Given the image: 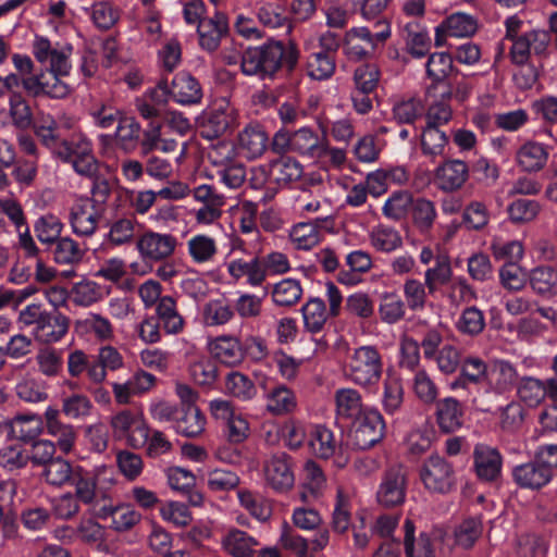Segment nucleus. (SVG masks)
Masks as SVG:
<instances>
[{"mask_svg": "<svg viewBox=\"0 0 557 557\" xmlns=\"http://www.w3.org/2000/svg\"><path fill=\"white\" fill-rule=\"evenodd\" d=\"M405 537L404 546L406 557H435L434 543L430 534L420 533L417 543L414 541V524L411 520L407 519L404 523Z\"/></svg>", "mask_w": 557, "mask_h": 557, "instance_id": "nucleus-37", "label": "nucleus"}, {"mask_svg": "<svg viewBox=\"0 0 557 557\" xmlns=\"http://www.w3.org/2000/svg\"><path fill=\"white\" fill-rule=\"evenodd\" d=\"M350 424V440L358 449H369L383 438L385 423L376 409L367 410Z\"/></svg>", "mask_w": 557, "mask_h": 557, "instance_id": "nucleus-7", "label": "nucleus"}, {"mask_svg": "<svg viewBox=\"0 0 557 557\" xmlns=\"http://www.w3.org/2000/svg\"><path fill=\"white\" fill-rule=\"evenodd\" d=\"M224 392L240 401H249L257 396V387L252 380L238 371H231L225 376Z\"/></svg>", "mask_w": 557, "mask_h": 557, "instance_id": "nucleus-45", "label": "nucleus"}, {"mask_svg": "<svg viewBox=\"0 0 557 557\" xmlns=\"http://www.w3.org/2000/svg\"><path fill=\"white\" fill-rule=\"evenodd\" d=\"M86 11L92 24L100 30L111 29L120 20V10L110 1H97Z\"/></svg>", "mask_w": 557, "mask_h": 557, "instance_id": "nucleus-49", "label": "nucleus"}, {"mask_svg": "<svg viewBox=\"0 0 557 557\" xmlns=\"http://www.w3.org/2000/svg\"><path fill=\"white\" fill-rule=\"evenodd\" d=\"M382 29L372 33L368 27L351 28L345 37L344 53L348 59L361 61L373 57L375 51L383 47L391 37V26L386 22H379Z\"/></svg>", "mask_w": 557, "mask_h": 557, "instance_id": "nucleus-3", "label": "nucleus"}, {"mask_svg": "<svg viewBox=\"0 0 557 557\" xmlns=\"http://www.w3.org/2000/svg\"><path fill=\"white\" fill-rule=\"evenodd\" d=\"M336 414L341 420L351 423L366 413L360 393L350 387L339 388L335 392Z\"/></svg>", "mask_w": 557, "mask_h": 557, "instance_id": "nucleus-25", "label": "nucleus"}, {"mask_svg": "<svg viewBox=\"0 0 557 557\" xmlns=\"http://www.w3.org/2000/svg\"><path fill=\"white\" fill-rule=\"evenodd\" d=\"M369 237L371 245L382 252H392L403 245L399 232L388 225L380 224L375 226Z\"/></svg>", "mask_w": 557, "mask_h": 557, "instance_id": "nucleus-51", "label": "nucleus"}, {"mask_svg": "<svg viewBox=\"0 0 557 557\" xmlns=\"http://www.w3.org/2000/svg\"><path fill=\"white\" fill-rule=\"evenodd\" d=\"M66 76L41 71L33 76L24 77L22 86L34 97L47 96L53 99H62L71 92L70 86L62 81Z\"/></svg>", "mask_w": 557, "mask_h": 557, "instance_id": "nucleus-11", "label": "nucleus"}, {"mask_svg": "<svg viewBox=\"0 0 557 557\" xmlns=\"http://www.w3.org/2000/svg\"><path fill=\"white\" fill-rule=\"evenodd\" d=\"M520 380L516 367L506 359L495 358L488 363L485 383L487 388L498 395L509 393Z\"/></svg>", "mask_w": 557, "mask_h": 557, "instance_id": "nucleus-16", "label": "nucleus"}, {"mask_svg": "<svg viewBox=\"0 0 557 557\" xmlns=\"http://www.w3.org/2000/svg\"><path fill=\"white\" fill-rule=\"evenodd\" d=\"M35 362L40 374L46 377H57L63 371V350L45 345L37 350Z\"/></svg>", "mask_w": 557, "mask_h": 557, "instance_id": "nucleus-43", "label": "nucleus"}, {"mask_svg": "<svg viewBox=\"0 0 557 557\" xmlns=\"http://www.w3.org/2000/svg\"><path fill=\"white\" fill-rule=\"evenodd\" d=\"M335 59L325 52L311 53L307 60V71L313 79L322 81L331 77L335 71Z\"/></svg>", "mask_w": 557, "mask_h": 557, "instance_id": "nucleus-64", "label": "nucleus"}, {"mask_svg": "<svg viewBox=\"0 0 557 557\" xmlns=\"http://www.w3.org/2000/svg\"><path fill=\"white\" fill-rule=\"evenodd\" d=\"M304 324L311 333L320 332L327 319L325 304L320 298L310 299L302 308Z\"/></svg>", "mask_w": 557, "mask_h": 557, "instance_id": "nucleus-54", "label": "nucleus"}, {"mask_svg": "<svg viewBox=\"0 0 557 557\" xmlns=\"http://www.w3.org/2000/svg\"><path fill=\"white\" fill-rule=\"evenodd\" d=\"M227 272L232 278L239 281L246 277L250 286H260L264 280V267L259 257L249 260L234 259L227 263Z\"/></svg>", "mask_w": 557, "mask_h": 557, "instance_id": "nucleus-31", "label": "nucleus"}, {"mask_svg": "<svg viewBox=\"0 0 557 557\" xmlns=\"http://www.w3.org/2000/svg\"><path fill=\"white\" fill-rule=\"evenodd\" d=\"M512 479L521 488L537 491L552 481L553 473L533 458L528 462L516 466L512 469Z\"/></svg>", "mask_w": 557, "mask_h": 557, "instance_id": "nucleus-18", "label": "nucleus"}, {"mask_svg": "<svg viewBox=\"0 0 557 557\" xmlns=\"http://www.w3.org/2000/svg\"><path fill=\"white\" fill-rule=\"evenodd\" d=\"M76 468L62 457H55L42 467L41 479L53 487H62L69 484L74 476Z\"/></svg>", "mask_w": 557, "mask_h": 557, "instance_id": "nucleus-41", "label": "nucleus"}, {"mask_svg": "<svg viewBox=\"0 0 557 557\" xmlns=\"http://www.w3.org/2000/svg\"><path fill=\"white\" fill-rule=\"evenodd\" d=\"M453 271L449 260L444 256H437L435 263L424 272V282L429 287V294H435L441 286L447 285L451 280Z\"/></svg>", "mask_w": 557, "mask_h": 557, "instance_id": "nucleus-50", "label": "nucleus"}, {"mask_svg": "<svg viewBox=\"0 0 557 557\" xmlns=\"http://www.w3.org/2000/svg\"><path fill=\"white\" fill-rule=\"evenodd\" d=\"M269 147V136L260 124H248L238 133V150L249 160L260 158Z\"/></svg>", "mask_w": 557, "mask_h": 557, "instance_id": "nucleus-20", "label": "nucleus"}, {"mask_svg": "<svg viewBox=\"0 0 557 557\" xmlns=\"http://www.w3.org/2000/svg\"><path fill=\"white\" fill-rule=\"evenodd\" d=\"M548 157V147L534 140H527L516 152L517 164L525 172L541 171L546 165Z\"/></svg>", "mask_w": 557, "mask_h": 557, "instance_id": "nucleus-28", "label": "nucleus"}, {"mask_svg": "<svg viewBox=\"0 0 557 557\" xmlns=\"http://www.w3.org/2000/svg\"><path fill=\"white\" fill-rule=\"evenodd\" d=\"M405 300L412 311L422 310L425 307L429 287L425 282H421L418 278H407L403 286Z\"/></svg>", "mask_w": 557, "mask_h": 557, "instance_id": "nucleus-63", "label": "nucleus"}, {"mask_svg": "<svg viewBox=\"0 0 557 557\" xmlns=\"http://www.w3.org/2000/svg\"><path fill=\"white\" fill-rule=\"evenodd\" d=\"M69 327L70 319L60 311L52 310L40 330L36 332L34 339L42 345L59 343L69 332Z\"/></svg>", "mask_w": 557, "mask_h": 557, "instance_id": "nucleus-34", "label": "nucleus"}, {"mask_svg": "<svg viewBox=\"0 0 557 557\" xmlns=\"http://www.w3.org/2000/svg\"><path fill=\"white\" fill-rule=\"evenodd\" d=\"M510 40L512 41L509 52L511 61L517 65H525L531 53L539 57L546 55L552 38L546 30L533 29Z\"/></svg>", "mask_w": 557, "mask_h": 557, "instance_id": "nucleus-8", "label": "nucleus"}, {"mask_svg": "<svg viewBox=\"0 0 557 557\" xmlns=\"http://www.w3.org/2000/svg\"><path fill=\"white\" fill-rule=\"evenodd\" d=\"M60 416L58 408L49 406L45 411V428L55 438V448L69 454L75 446L77 434L73 425L61 421Z\"/></svg>", "mask_w": 557, "mask_h": 557, "instance_id": "nucleus-17", "label": "nucleus"}, {"mask_svg": "<svg viewBox=\"0 0 557 557\" xmlns=\"http://www.w3.org/2000/svg\"><path fill=\"white\" fill-rule=\"evenodd\" d=\"M32 52L39 63H49L46 70L48 73L70 75L72 70L70 58L73 52L71 45L52 47L48 38L37 35L32 45Z\"/></svg>", "mask_w": 557, "mask_h": 557, "instance_id": "nucleus-6", "label": "nucleus"}, {"mask_svg": "<svg viewBox=\"0 0 557 557\" xmlns=\"http://www.w3.org/2000/svg\"><path fill=\"white\" fill-rule=\"evenodd\" d=\"M156 318L162 330L169 335H177L184 331L185 320L178 312L176 300L171 296H163L156 307Z\"/></svg>", "mask_w": 557, "mask_h": 557, "instance_id": "nucleus-30", "label": "nucleus"}, {"mask_svg": "<svg viewBox=\"0 0 557 557\" xmlns=\"http://www.w3.org/2000/svg\"><path fill=\"white\" fill-rule=\"evenodd\" d=\"M187 250L196 264L212 262L218 253L216 242L206 234H197L187 240Z\"/></svg>", "mask_w": 557, "mask_h": 557, "instance_id": "nucleus-44", "label": "nucleus"}, {"mask_svg": "<svg viewBox=\"0 0 557 557\" xmlns=\"http://www.w3.org/2000/svg\"><path fill=\"white\" fill-rule=\"evenodd\" d=\"M170 86L171 98L182 106L197 104L202 99L201 86L189 73L181 72L176 74Z\"/></svg>", "mask_w": 557, "mask_h": 557, "instance_id": "nucleus-24", "label": "nucleus"}, {"mask_svg": "<svg viewBox=\"0 0 557 557\" xmlns=\"http://www.w3.org/2000/svg\"><path fill=\"white\" fill-rule=\"evenodd\" d=\"M302 288L299 281L294 278H284L276 283L272 290V298L275 305L289 307L298 302L301 298Z\"/></svg>", "mask_w": 557, "mask_h": 557, "instance_id": "nucleus-58", "label": "nucleus"}, {"mask_svg": "<svg viewBox=\"0 0 557 557\" xmlns=\"http://www.w3.org/2000/svg\"><path fill=\"white\" fill-rule=\"evenodd\" d=\"M411 214L413 224L422 233L431 230L437 216L434 202L425 198H417L413 200Z\"/></svg>", "mask_w": 557, "mask_h": 557, "instance_id": "nucleus-57", "label": "nucleus"}, {"mask_svg": "<svg viewBox=\"0 0 557 557\" xmlns=\"http://www.w3.org/2000/svg\"><path fill=\"white\" fill-rule=\"evenodd\" d=\"M177 239L171 234L145 232L137 240V249L145 260L162 261L173 255Z\"/></svg>", "mask_w": 557, "mask_h": 557, "instance_id": "nucleus-13", "label": "nucleus"}, {"mask_svg": "<svg viewBox=\"0 0 557 557\" xmlns=\"http://www.w3.org/2000/svg\"><path fill=\"white\" fill-rule=\"evenodd\" d=\"M483 533V523L480 517L463 519L454 529L455 544L465 549L473 547Z\"/></svg>", "mask_w": 557, "mask_h": 557, "instance_id": "nucleus-48", "label": "nucleus"}, {"mask_svg": "<svg viewBox=\"0 0 557 557\" xmlns=\"http://www.w3.org/2000/svg\"><path fill=\"white\" fill-rule=\"evenodd\" d=\"M9 115L14 127L25 131L33 123V113L28 102L20 94H12L9 99Z\"/></svg>", "mask_w": 557, "mask_h": 557, "instance_id": "nucleus-59", "label": "nucleus"}, {"mask_svg": "<svg viewBox=\"0 0 557 557\" xmlns=\"http://www.w3.org/2000/svg\"><path fill=\"white\" fill-rule=\"evenodd\" d=\"M299 60V50L293 42L271 40L260 47L246 49L240 57V69L247 76L272 78L284 67L294 71Z\"/></svg>", "mask_w": 557, "mask_h": 557, "instance_id": "nucleus-1", "label": "nucleus"}, {"mask_svg": "<svg viewBox=\"0 0 557 557\" xmlns=\"http://www.w3.org/2000/svg\"><path fill=\"white\" fill-rule=\"evenodd\" d=\"M111 470L107 467L97 468L95 470H85L76 467V471L71 482L75 487V496L84 504H94L97 497V482L100 476L107 475Z\"/></svg>", "mask_w": 557, "mask_h": 557, "instance_id": "nucleus-21", "label": "nucleus"}, {"mask_svg": "<svg viewBox=\"0 0 557 557\" xmlns=\"http://www.w3.org/2000/svg\"><path fill=\"white\" fill-rule=\"evenodd\" d=\"M263 475L269 487L277 493L287 492L295 483L292 458L285 453L270 456L263 462Z\"/></svg>", "mask_w": 557, "mask_h": 557, "instance_id": "nucleus-9", "label": "nucleus"}, {"mask_svg": "<svg viewBox=\"0 0 557 557\" xmlns=\"http://www.w3.org/2000/svg\"><path fill=\"white\" fill-rule=\"evenodd\" d=\"M334 224L332 216L317 218L310 222H300L293 226L290 239L296 248L308 250L317 246L321 240V230H331Z\"/></svg>", "mask_w": 557, "mask_h": 557, "instance_id": "nucleus-19", "label": "nucleus"}, {"mask_svg": "<svg viewBox=\"0 0 557 557\" xmlns=\"http://www.w3.org/2000/svg\"><path fill=\"white\" fill-rule=\"evenodd\" d=\"M532 289L542 296L557 294V270L550 267H537L530 273Z\"/></svg>", "mask_w": 557, "mask_h": 557, "instance_id": "nucleus-52", "label": "nucleus"}, {"mask_svg": "<svg viewBox=\"0 0 557 557\" xmlns=\"http://www.w3.org/2000/svg\"><path fill=\"white\" fill-rule=\"evenodd\" d=\"M50 312L41 304H29L18 312L17 322L22 327L29 329L34 338Z\"/></svg>", "mask_w": 557, "mask_h": 557, "instance_id": "nucleus-62", "label": "nucleus"}, {"mask_svg": "<svg viewBox=\"0 0 557 557\" xmlns=\"http://www.w3.org/2000/svg\"><path fill=\"white\" fill-rule=\"evenodd\" d=\"M62 230L63 224L61 220L53 214L40 216L34 225L36 236L42 244L53 245L61 238Z\"/></svg>", "mask_w": 557, "mask_h": 557, "instance_id": "nucleus-61", "label": "nucleus"}, {"mask_svg": "<svg viewBox=\"0 0 557 557\" xmlns=\"http://www.w3.org/2000/svg\"><path fill=\"white\" fill-rule=\"evenodd\" d=\"M472 458L474 472L481 481L493 482L499 478L503 456L496 447L478 443L473 447Z\"/></svg>", "mask_w": 557, "mask_h": 557, "instance_id": "nucleus-14", "label": "nucleus"}, {"mask_svg": "<svg viewBox=\"0 0 557 557\" xmlns=\"http://www.w3.org/2000/svg\"><path fill=\"white\" fill-rule=\"evenodd\" d=\"M92 151L91 141L84 137H73L70 140L63 139L60 147L55 150V157L61 161L70 163L73 160L84 157L86 153Z\"/></svg>", "mask_w": 557, "mask_h": 557, "instance_id": "nucleus-60", "label": "nucleus"}, {"mask_svg": "<svg viewBox=\"0 0 557 557\" xmlns=\"http://www.w3.org/2000/svg\"><path fill=\"white\" fill-rule=\"evenodd\" d=\"M101 214L90 198H79L70 210V224L77 236L89 237L97 231Z\"/></svg>", "mask_w": 557, "mask_h": 557, "instance_id": "nucleus-12", "label": "nucleus"}, {"mask_svg": "<svg viewBox=\"0 0 557 557\" xmlns=\"http://www.w3.org/2000/svg\"><path fill=\"white\" fill-rule=\"evenodd\" d=\"M413 198L408 190L394 191L382 207L383 214L394 221H399L407 214L411 208Z\"/></svg>", "mask_w": 557, "mask_h": 557, "instance_id": "nucleus-55", "label": "nucleus"}, {"mask_svg": "<svg viewBox=\"0 0 557 557\" xmlns=\"http://www.w3.org/2000/svg\"><path fill=\"white\" fill-rule=\"evenodd\" d=\"M308 444L311 453L322 459L334 456L337 448L333 432L323 425L311 426Z\"/></svg>", "mask_w": 557, "mask_h": 557, "instance_id": "nucleus-42", "label": "nucleus"}, {"mask_svg": "<svg viewBox=\"0 0 557 557\" xmlns=\"http://www.w3.org/2000/svg\"><path fill=\"white\" fill-rule=\"evenodd\" d=\"M139 445L146 444V453L151 458H158L169 454L173 449L172 443L165 434L159 430H151L146 424L137 425Z\"/></svg>", "mask_w": 557, "mask_h": 557, "instance_id": "nucleus-40", "label": "nucleus"}, {"mask_svg": "<svg viewBox=\"0 0 557 557\" xmlns=\"http://www.w3.org/2000/svg\"><path fill=\"white\" fill-rule=\"evenodd\" d=\"M67 373L71 377H81L86 373L89 382L100 384L103 382L102 369L95 366L94 356L87 355L82 349L70 351L66 360Z\"/></svg>", "mask_w": 557, "mask_h": 557, "instance_id": "nucleus-27", "label": "nucleus"}, {"mask_svg": "<svg viewBox=\"0 0 557 557\" xmlns=\"http://www.w3.org/2000/svg\"><path fill=\"white\" fill-rule=\"evenodd\" d=\"M419 475L425 490L432 494L447 495L457 487L454 465L440 455L429 456L421 465Z\"/></svg>", "mask_w": 557, "mask_h": 557, "instance_id": "nucleus-4", "label": "nucleus"}, {"mask_svg": "<svg viewBox=\"0 0 557 557\" xmlns=\"http://www.w3.org/2000/svg\"><path fill=\"white\" fill-rule=\"evenodd\" d=\"M212 355L226 366H237L244 360V348L237 337L219 336L210 345Z\"/></svg>", "mask_w": 557, "mask_h": 557, "instance_id": "nucleus-36", "label": "nucleus"}, {"mask_svg": "<svg viewBox=\"0 0 557 557\" xmlns=\"http://www.w3.org/2000/svg\"><path fill=\"white\" fill-rule=\"evenodd\" d=\"M404 403V387L400 379L387 377L383 383L382 406L387 414L398 412Z\"/></svg>", "mask_w": 557, "mask_h": 557, "instance_id": "nucleus-56", "label": "nucleus"}, {"mask_svg": "<svg viewBox=\"0 0 557 557\" xmlns=\"http://www.w3.org/2000/svg\"><path fill=\"white\" fill-rule=\"evenodd\" d=\"M113 433L116 437H127L132 446H138L139 440L135 436L137 425L145 424L129 410H122L114 414L110 421Z\"/></svg>", "mask_w": 557, "mask_h": 557, "instance_id": "nucleus-46", "label": "nucleus"}, {"mask_svg": "<svg viewBox=\"0 0 557 557\" xmlns=\"http://www.w3.org/2000/svg\"><path fill=\"white\" fill-rule=\"evenodd\" d=\"M175 430L186 437H196L205 431L206 418L197 406L180 407Z\"/></svg>", "mask_w": 557, "mask_h": 557, "instance_id": "nucleus-38", "label": "nucleus"}, {"mask_svg": "<svg viewBox=\"0 0 557 557\" xmlns=\"http://www.w3.org/2000/svg\"><path fill=\"white\" fill-rule=\"evenodd\" d=\"M436 183L440 189L455 191L460 189L469 177V168L465 161L447 160L436 169Z\"/></svg>", "mask_w": 557, "mask_h": 557, "instance_id": "nucleus-23", "label": "nucleus"}, {"mask_svg": "<svg viewBox=\"0 0 557 557\" xmlns=\"http://www.w3.org/2000/svg\"><path fill=\"white\" fill-rule=\"evenodd\" d=\"M222 549L232 557H255L258 541L247 532L232 528L221 537Z\"/></svg>", "mask_w": 557, "mask_h": 557, "instance_id": "nucleus-29", "label": "nucleus"}, {"mask_svg": "<svg viewBox=\"0 0 557 557\" xmlns=\"http://www.w3.org/2000/svg\"><path fill=\"white\" fill-rule=\"evenodd\" d=\"M383 373L382 355L375 346L355 348L348 356L347 375L355 384L369 387L376 385Z\"/></svg>", "mask_w": 557, "mask_h": 557, "instance_id": "nucleus-2", "label": "nucleus"}, {"mask_svg": "<svg viewBox=\"0 0 557 557\" xmlns=\"http://www.w3.org/2000/svg\"><path fill=\"white\" fill-rule=\"evenodd\" d=\"M478 20L468 13L456 12L446 16L436 27L434 44L442 47L446 44L447 37L469 38L478 30Z\"/></svg>", "mask_w": 557, "mask_h": 557, "instance_id": "nucleus-10", "label": "nucleus"}, {"mask_svg": "<svg viewBox=\"0 0 557 557\" xmlns=\"http://www.w3.org/2000/svg\"><path fill=\"white\" fill-rule=\"evenodd\" d=\"M50 251L54 262L62 265H77L85 256V249L69 236L58 239L51 245Z\"/></svg>", "mask_w": 557, "mask_h": 557, "instance_id": "nucleus-39", "label": "nucleus"}, {"mask_svg": "<svg viewBox=\"0 0 557 557\" xmlns=\"http://www.w3.org/2000/svg\"><path fill=\"white\" fill-rule=\"evenodd\" d=\"M457 331L467 336H476L485 327V317L475 306L463 309L455 324Z\"/></svg>", "mask_w": 557, "mask_h": 557, "instance_id": "nucleus-53", "label": "nucleus"}, {"mask_svg": "<svg viewBox=\"0 0 557 557\" xmlns=\"http://www.w3.org/2000/svg\"><path fill=\"white\" fill-rule=\"evenodd\" d=\"M265 408L273 416L292 413L297 407V397L293 389L284 384L270 387L264 394Z\"/></svg>", "mask_w": 557, "mask_h": 557, "instance_id": "nucleus-32", "label": "nucleus"}, {"mask_svg": "<svg viewBox=\"0 0 557 557\" xmlns=\"http://www.w3.org/2000/svg\"><path fill=\"white\" fill-rule=\"evenodd\" d=\"M269 175L277 186L285 187L302 177L304 166L297 159L283 154L269 161Z\"/></svg>", "mask_w": 557, "mask_h": 557, "instance_id": "nucleus-22", "label": "nucleus"}, {"mask_svg": "<svg viewBox=\"0 0 557 557\" xmlns=\"http://www.w3.org/2000/svg\"><path fill=\"white\" fill-rule=\"evenodd\" d=\"M408 471L403 465L389 466L383 473L376 492L377 503L385 508H394L405 503Z\"/></svg>", "mask_w": 557, "mask_h": 557, "instance_id": "nucleus-5", "label": "nucleus"}, {"mask_svg": "<svg viewBox=\"0 0 557 557\" xmlns=\"http://www.w3.org/2000/svg\"><path fill=\"white\" fill-rule=\"evenodd\" d=\"M293 152L312 159H320L326 149V141L309 127L293 133Z\"/></svg>", "mask_w": 557, "mask_h": 557, "instance_id": "nucleus-33", "label": "nucleus"}, {"mask_svg": "<svg viewBox=\"0 0 557 557\" xmlns=\"http://www.w3.org/2000/svg\"><path fill=\"white\" fill-rule=\"evenodd\" d=\"M228 30L226 14L215 11L212 16L207 17L197 27L199 47L208 53L218 51L222 39L227 36Z\"/></svg>", "mask_w": 557, "mask_h": 557, "instance_id": "nucleus-15", "label": "nucleus"}, {"mask_svg": "<svg viewBox=\"0 0 557 557\" xmlns=\"http://www.w3.org/2000/svg\"><path fill=\"white\" fill-rule=\"evenodd\" d=\"M435 416L440 430L453 433L461 429L465 411L458 399L445 397L436 403Z\"/></svg>", "mask_w": 557, "mask_h": 557, "instance_id": "nucleus-26", "label": "nucleus"}, {"mask_svg": "<svg viewBox=\"0 0 557 557\" xmlns=\"http://www.w3.org/2000/svg\"><path fill=\"white\" fill-rule=\"evenodd\" d=\"M554 385V380L542 381L533 376H522L517 384V396L529 407H536L547 395L549 386Z\"/></svg>", "mask_w": 557, "mask_h": 557, "instance_id": "nucleus-35", "label": "nucleus"}, {"mask_svg": "<svg viewBox=\"0 0 557 557\" xmlns=\"http://www.w3.org/2000/svg\"><path fill=\"white\" fill-rule=\"evenodd\" d=\"M379 315L382 322L395 324L406 314V304L395 292H385L380 297Z\"/></svg>", "mask_w": 557, "mask_h": 557, "instance_id": "nucleus-47", "label": "nucleus"}]
</instances>
